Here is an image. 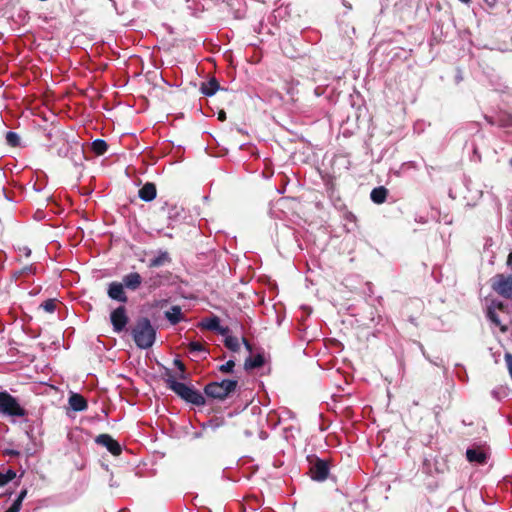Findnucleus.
<instances>
[{
  "instance_id": "obj_38",
  "label": "nucleus",
  "mask_w": 512,
  "mask_h": 512,
  "mask_svg": "<svg viewBox=\"0 0 512 512\" xmlns=\"http://www.w3.org/2000/svg\"><path fill=\"white\" fill-rule=\"evenodd\" d=\"M242 342L243 344L245 345L246 349L249 351V352H252V346L251 344L249 343V341L246 339V338H242Z\"/></svg>"
},
{
  "instance_id": "obj_3",
  "label": "nucleus",
  "mask_w": 512,
  "mask_h": 512,
  "mask_svg": "<svg viewBox=\"0 0 512 512\" xmlns=\"http://www.w3.org/2000/svg\"><path fill=\"white\" fill-rule=\"evenodd\" d=\"M238 381L233 379H223L208 383L204 387V393L207 397L223 401L235 392Z\"/></svg>"
},
{
  "instance_id": "obj_25",
  "label": "nucleus",
  "mask_w": 512,
  "mask_h": 512,
  "mask_svg": "<svg viewBox=\"0 0 512 512\" xmlns=\"http://www.w3.org/2000/svg\"><path fill=\"white\" fill-rule=\"evenodd\" d=\"M16 477V472L9 469L7 472H0V487L5 486Z\"/></svg>"
},
{
  "instance_id": "obj_4",
  "label": "nucleus",
  "mask_w": 512,
  "mask_h": 512,
  "mask_svg": "<svg viewBox=\"0 0 512 512\" xmlns=\"http://www.w3.org/2000/svg\"><path fill=\"white\" fill-rule=\"evenodd\" d=\"M0 413L9 417H26L28 411L23 408L17 398L7 391L0 392Z\"/></svg>"
},
{
  "instance_id": "obj_16",
  "label": "nucleus",
  "mask_w": 512,
  "mask_h": 512,
  "mask_svg": "<svg viewBox=\"0 0 512 512\" xmlns=\"http://www.w3.org/2000/svg\"><path fill=\"white\" fill-rule=\"evenodd\" d=\"M388 190L384 186H379L371 191L370 197L375 204H382L386 201Z\"/></svg>"
},
{
  "instance_id": "obj_1",
  "label": "nucleus",
  "mask_w": 512,
  "mask_h": 512,
  "mask_svg": "<svg viewBox=\"0 0 512 512\" xmlns=\"http://www.w3.org/2000/svg\"><path fill=\"white\" fill-rule=\"evenodd\" d=\"M161 377L165 382L166 387L184 401L196 406H203L205 404L206 401L204 396L198 390L177 381L171 369L164 368Z\"/></svg>"
},
{
  "instance_id": "obj_7",
  "label": "nucleus",
  "mask_w": 512,
  "mask_h": 512,
  "mask_svg": "<svg viewBox=\"0 0 512 512\" xmlns=\"http://www.w3.org/2000/svg\"><path fill=\"white\" fill-rule=\"evenodd\" d=\"M310 475L313 480L324 481L329 475V464L326 460L316 458L311 462Z\"/></svg>"
},
{
  "instance_id": "obj_23",
  "label": "nucleus",
  "mask_w": 512,
  "mask_h": 512,
  "mask_svg": "<svg viewBox=\"0 0 512 512\" xmlns=\"http://www.w3.org/2000/svg\"><path fill=\"white\" fill-rule=\"evenodd\" d=\"M224 345L226 348L233 352H238L240 350V343L237 337L234 336H226L224 340Z\"/></svg>"
},
{
  "instance_id": "obj_15",
  "label": "nucleus",
  "mask_w": 512,
  "mask_h": 512,
  "mask_svg": "<svg viewBox=\"0 0 512 512\" xmlns=\"http://www.w3.org/2000/svg\"><path fill=\"white\" fill-rule=\"evenodd\" d=\"M218 90H220V84L214 77L211 78L209 81L202 83L201 92L206 96H212Z\"/></svg>"
},
{
  "instance_id": "obj_28",
  "label": "nucleus",
  "mask_w": 512,
  "mask_h": 512,
  "mask_svg": "<svg viewBox=\"0 0 512 512\" xmlns=\"http://www.w3.org/2000/svg\"><path fill=\"white\" fill-rule=\"evenodd\" d=\"M146 283L150 289H155L162 284L161 277H160V275L151 276L146 281Z\"/></svg>"
},
{
  "instance_id": "obj_8",
  "label": "nucleus",
  "mask_w": 512,
  "mask_h": 512,
  "mask_svg": "<svg viewBox=\"0 0 512 512\" xmlns=\"http://www.w3.org/2000/svg\"><path fill=\"white\" fill-rule=\"evenodd\" d=\"M95 443L105 447L113 456H119L122 453L120 443L109 434H99L95 438Z\"/></svg>"
},
{
  "instance_id": "obj_31",
  "label": "nucleus",
  "mask_w": 512,
  "mask_h": 512,
  "mask_svg": "<svg viewBox=\"0 0 512 512\" xmlns=\"http://www.w3.org/2000/svg\"><path fill=\"white\" fill-rule=\"evenodd\" d=\"M504 359H505V362H506L509 374H510V376L512 378V354L511 353H506L505 356H504Z\"/></svg>"
},
{
  "instance_id": "obj_33",
  "label": "nucleus",
  "mask_w": 512,
  "mask_h": 512,
  "mask_svg": "<svg viewBox=\"0 0 512 512\" xmlns=\"http://www.w3.org/2000/svg\"><path fill=\"white\" fill-rule=\"evenodd\" d=\"M216 331H217L219 334H221V335H227V336H229V335H228V333L230 332V329H229V327H227V326H226V327H223V326H221V325L219 324V328H218Z\"/></svg>"
},
{
  "instance_id": "obj_32",
  "label": "nucleus",
  "mask_w": 512,
  "mask_h": 512,
  "mask_svg": "<svg viewBox=\"0 0 512 512\" xmlns=\"http://www.w3.org/2000/svg\"><path fill=\"white\" fill-rule=\"evenodd\" d=\"M21 503L19 501H14L13 504L5 511V512H19L21 509Z\"/></svg>"
},
{
  "instance_id": "obj_22",
  "label": "nucleus",
  "mask_w": 512,
  "mask_h": 512,
  "mask_svg": "<svg viewBox=\"0 0 512 512\" xmlns=\"http://www.w3.org/2000/svg\"><path fill=\"white\" fill-rule=\"evenodd\" d=\"M220 319L217 316H212L210 318L205 319L202 322V326L211 331H216L219 328Z\"/></svg>"
},
{
  "instance_id": "obj_19",
  "label": "nucleus",
  "mask_w": 512,
  "mask_h": 512,
  "mask_svg": "<svg viewBox=\"0 0 512 512\" xmlns=\"http://www.w3.org/2000/svg\"><path fill=\"white\" fill-rule=\"evenodd\" d=\"M487 317L493 324H495L496 326H498L500 328L501 332H503V333L507 332L508 327L501 323L500 318H499L498 314L495 312L493 307L488 308Z\"/></svg>"
},
{
  "instance_id": "obj_39",
  "label": "nucleus",
  "mask_w": 512,
  "mask_h": 512,
  "mask_svg": "<svg viewBox=\"0 0 512 512\" xmlns=\"http://www.w3.org/2000/svg\"><path fill=\"white\" fill-rule=\"evenodd\" d=\"M506 264H507V266H508V267H510V268H511V270H512V252H510V253L508 254Z\"/></svg>"
},
{
  "instance_id": "obj_9",
  "label": "nucleus",
  "mask_w": 512,
  "mask_h": 512,
  "mask_svg": "<svg viewBox=\"0 0 512 512\" xmlns=\"http://www.w3.org/2000/svg\"><path fill=\"white\" fill-rule=\"evenodd\" d=\"M108 296L122 303H126L128 301V297L124 291V285L119 282H112L108 287Z\"/></svg>"
},
{
  "instance_id": "obj_6",
  "label": "nucleus",
  "mask_w": 512,
  "mask_h": 512,
  "mask_svg": "<svg viewBox=\"0 0 512 512\" xmlns=\"http://www.w3.org/2000/svg\"><path fill=\"white\" fill-rule=\"evenodd\" d=\"M110 321L113 327L114 332L120 333L125 328L129 322V317L127 315V310L125 306H119L114 309L110 314Z\"/></svg>"
},
{
  "instance_id": "obj_36",
  "label": "nucleus",
  "mask_w": 512,
  "mask_h": 512,
  "mask_svg": "<svg viewBox=\"0 0 512 512\" xmlns=\"http://www.w3.org/2000/svg\"><path fill=\"white\" fill-rule=\"evenodd\" d=\"M26 495H27V490L26 489L22 490L19 493L18 497L16 498V501H19V503L22 504V502H23L24 498L26 497Z\"/></svg>"
},
{
  "instance_id": "obj_12",
  "label": "nucleus",
  "mask_w": 512,
  "mask_h": 512,
  "mask_svg": "<svg viewBox=\"0 0 512 512\" xmlns=\"http://www.w3.org/2000/svg\"><path fill=\"white\" fill-rule=\"evenodd\" d=\"M69 405L74 411H84L88 407L87 400L78 393H73L69 397Z\"/></svg>"
},
{
  "instance_id": "obj_37",
  "label": "nucleus",
  "mask_w": 512,
  "mask_h": 512,
  "mask_svg": "<svg viewBox=\"0 0 512 512\" xmlns=\"http://www.w3.org/2000/svg\"><path fill=\"white\" fill-rule=\"evenodd\" d=\"M217 118L219 121L224 122L226 120V112L224 110H220L217 114Z\"/></svg>"
},
{
  "instance_id": "obj_30",
  "label": "nucleus",
  "mask_w": 512,
  "mask_h": 512,
  "mask_svg": "<svg viewBox=\"0 0 512 512\" xmlns=\"http://www.w3.org/2000/svg\"><path fill=\"white\" fill-rule=\"evenodd\" d=\"M41 307L48 313H53L56 309V302L54 299H48L41 304Z\"/></svg>"
},
{
  "instance_id": "obj_34",
  "label": "nucleus",
  "mask_w": 512,
  "mask_h": 512,
  "mask_svg": "<svg viewBox=\"0 0 512 512\" xmlns=\"http://www.w3.org/2000/svg\"><path fill=\"white\" fill-rule=\"evenodd\" d=\"M493 307L498 309V310H500V311H504L506 309V304H504L501 301L493 302Z\"/></svg>"
},
{
  "instance_id": "obj_17",
  "label": "nucleus",
  "mask_w": 512,
  "mask_h": 512,
  "mask_svg": "<svg viewBox=\"0 0 512 512\" xmlns=\"http://www.w3.org/2000/svg\"><path fill=\"white\" fill-rule=\"evenodd\" d=\"M264 363H265L264 356L262 354H257L256 356L248 357L245 360L244 368L246 370L260 368V367H262L264 365Z\"/></svg>"
},
{
  "instance_id": "obj_20",
  "label": "nucleus",
  "mask_w": 512,
  "mask_h": 512,
  "mask_svg": "<svg viewBox=\"0 0 512 512\" xmlns=\"http://www.w3.org/2000/svg\"><path fill=\"white\" fill-rule=\"evenodd\" d=\"M496 123L500 127H512V114L508 112H500L496 117Z\"/></svg>"
},
{
  "instance_id": "obj_13",
  "label": "nucleus",
  "mask_w": 512,
  "mask_h": 512,
  "mask_svg": "<svg viewBox=\"0 0 512 512\" xmlns=\"http://www.w3.org/2000/svg\"><path fill=\"white\" fill-rule=\"evenodd\" d=\"M466 458L471 463L475 462L478 464H485L488 457H487V454L483 450L477 448V449H467Z\"/></svg>"
},
{
  "instance_id": "obj_21",
  "label": "nucleus",
  "mask_w": 512,
  "mask_h": 512,
  "mask_svg": "<svg viewBox=\"0 0 512 512\" xmlns=\"http://www.w3.org/2000/svg\"><path fill=\"white\" fill-rule=\"evenodd\" d=\"M92 150L96 155H103L108 150V144L103 139H96L92 142Z\"/></svg>"
},
{
  "instance_id": "obj_26",
  "label": "nucleus",
  "mask_w": 512,
  "mask_h": 512,
  "mask_svg": "<svg viewBox=\"0 0 512 512\" xmlns=\"http://www.w3.org/2000/svg\"><path fill=\"white\" fill-rule=\"evenodd\" d=\"M6 142L11 147H17L20 144V137L16 132L9 131L6 133Z\"/></svg>"
},
{
  "instance_id": "obj_5",
  "label": "nucleus",
  "mask_w": 512,
  "mask_h": 512,
  "mask_svg": "<svg viewBox=\"0 0 512 512\" xmlns=\"http://www.w3.org/2000/svg\"><path fill=\"white\" fill-rule=\"evenodd\" d=\"M490 287L499 296L512 300V274L497 273L490 279Z\"/></svg>"
},
{
  "instance_id": "obj_11",
  "label": "nucleus",
  "mask_w": 512,
  "mask_h": 512,
  "mask_svg": "<svg viewBox=\"0 0 512 512\" xmlns=\"http://www.w3.org/2000/svg\"><path fill=\"white\" fill-rule=\"evenodd\" d=\"M142 283V277L137 272H132L123 277V285L130 290H137Z\"/></svg>"
},
{
  "instance_id": "obj_27",
  "label": "nucleus",
  "mask_w": 512,
  "mask_h": 512,
  "mask_svg": "<svg viewBox=\"0 0 512 512\" xmlns=\"http://www.w3.org/2000/svg\"><path fill=\"white\" fill-rule=\"evenodd\" d=\"M235 367V362L234 360H229L227 361L225 364H222L218 367V370L221 372V373H224V374H229V373H232L233 372V369Z\"/></svg>"
},
{
  "instance_id": "obj_41",
  "label": "nucleus",
  "mask_w": 512,
  "mask_h": 512,
  "mask_svg": "<svg viewBox=\"0 0 512 512\" xmlns=\"http://www.w3.org/2000/svg\"><path fill=\"white\" fill-rule=\"evenodd\" d=\"M8 455H13V456L19 455V452L15 451V450H10V451H8Z\"/></svg>"
},
{
  "instance_id": "obj_43",
  "label": "nucleus",
  "mask_w": 512,
  "mask_h": 512,
  "mask_svg": "<svg viewBox=\"0 0 512 512\" xmlns=\"http://www.w3.org/2000/svg\"><path fill=\"white\" fill-rule=\"evenodd\" d=\"M509 162H510V165L512 166V158L510 159V161H509Z\"/></svg>"
},
{
  "instance_id": "obj_24",
  "label": "nucleus",
  "mask_w": 512,
  "mask_h": 512,
  "mask_svg": "<svg viewBox=\"0 0 512 512\" xmlns=\"http://www.w3.org/2000/svg\"><path fill=\"white\" fill-rule=\"evenodd\" d=\"M174 365L178 368L179 373L175 375L176 379L186 380L188 378V374L186 372L185 364L180 359H174Z\"/></svg>"
},
{
  "instance_id": "obj_29",
  "label": "nucleus",
  "mask_w": 512,
  "mask_h": 512,
  "mask_svg": "<svg viewBox=\"0 0 512 512\" xmlns=\"http://www.w3.org/2000/svg\"><path fill=\"white\" fill-rule=\"evenodd\" d=\"M188 350L190 353L203 352L205 347L200 342L193 341L188 344Z\"/></svg>"
},
{
  "instance_id": "obj_40",
  "label": "nucleus",
  "mask_w": 512,
  "mask_h": 512,
  "mask_svg": "<svg viewBox=\"0 0 512 512\" xmlns=\"http://www.w3.org/2000/svg\"><path fill=\"white\" fill-rule=\"evenodd\" d=\"M489 6H494L497 2V0H484Z\"/></svg>"
},
{
  "instance_id": "obj_10",
  "label": "nucleus",
  "mask_w": 512,
  "mask_h": 512,
  "mask_svg": "<svg viewBox=\"0 0 512 512\" xmlns=\"http://www.w3.org/2000/svg\"><path fill=\"white\" fill-rule=\"evenodd\" d=\"M138 196L145 202L153 201L157 196V188L153 182H146L138 191Z\"/></svg>"
},
{
  "instance_id": "obj_35",
  "label": "nucleus",
  "mask_w": 512,
  "mask_h": 512,
  "mask_svg": "<svg viewBox=\"0 0 512 512\" xmlns=\"http://www.w3.org/2000/svg\"><path fill=\"white\" fill-rule=\"evenodd\" d=\"M35 269L32 267V266H26L24 267L20 274H31V273H34Z\"/></svg>"
},
{
  "instance_id": "obj_42",
  "label": "nucleus",
  "mask_w": 512,
  "mask_h": 512,
  "mask_svg": "<svg viewBox=\"0 0 512 512\" xmlns=\"http://www.w3.org/2000/svg\"><path fill=\"white\" fill-rule=\"evenodd\" d=\"M462 3L469 4L471 0H460Z\"/></svg>"
},
{
  "instance_id": "obj_18",
  "label": "nucleus",
  "mask_w": 512,
  "mask_h": 512,
  "mask_svg": "<svg viewBox=\"0 0 512 512\" xmlns=\"http://www.w3.org/2000/svg\"><path fill=\"white\" fill-rule=\"evenodd\" d=\"M170 262H171V258L169 256L168 252L164 251V252H160L157 257L151 259L148 264V267H150V268L161 267V266L165 265L166 263H170Z\"/></svg>"
},
{
  "instance_id": "obj_2",
  "label": "nucleus",
  "mask_w": 512,
  "mask_h": 512,
  "mask_svg": "<svg viewBox=\"0 0 512 512\" xmlns=\"http://www.w3.org/2000/svg\"><path fill=\"white\" fill-rule=\"evenodd\" d=\"M131 334L136 346L140 349L151 348L156 340V329L147 317H140L136 320Z\"/></svg>"
},
{
  "instance_id": "obj_14",
  "label": "nucleus",
  "mask_w": 512,
  "mask_h": 512,
  "mask_svg": "<svg viewBox=\"0 0 512 512\" xmlns=\"http://www.w3.org/2000/svg\"><path fill=\"white\" fill-rule=\"evenodd\" d=\"M165 317L172 325H176L184 319L181 307L178 305L172 306L169 311H166Z\"/></svg>"
}]
</instances>
